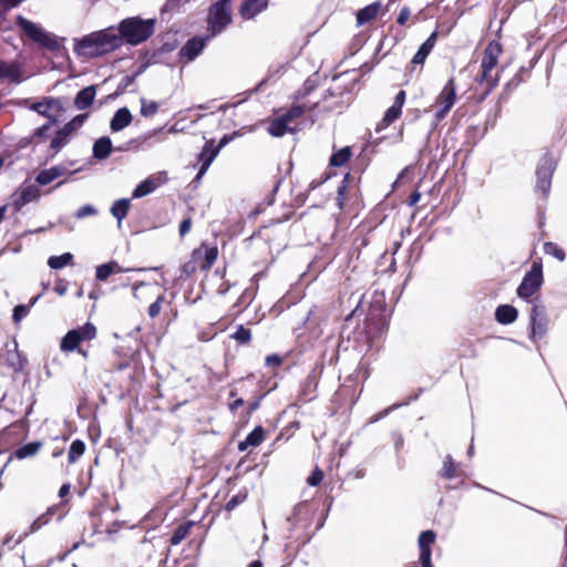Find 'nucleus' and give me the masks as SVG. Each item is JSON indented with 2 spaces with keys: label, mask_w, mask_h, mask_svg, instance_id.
<instances>
[{
  "label": "nucleus",
  "mask_w": 567,
  "mask_h": 567,
  "mask_svg": "<svg viewBox=\"0 0 567 567\" xmlns=\"http://www.w3.org/2000/svg\"><path fill=\"white\" fill-rule=\"evenodd\" d=\"M381 4L379 2L371 3L357 13V22L359 25L368 23L373 20L379 13Z\"/></svg>",
  "instance_id": "26"
},
{
  "label": "nucleus",
  "mask_w": 567,
  "mask_h": 567,
  "mask_svg": "<svg viewBox=\"0 0 567 567\" xmlns=\"http://www.w3.org/2000/svg\"><path fill=\"white\" fill-rule=\"evenodd\" d=\"M266 364L269 367H278L281 364V358L277 354H271L266 358Z\"/></svg>",
  "instance_id": "50"
},
{
  "label": "nucleus",
  "mask_w": 567,
  "mask_h": 567,
  "mask_svg": "<svg viewBox=\"0 0 567 567\" xmlns=\"http://www.w3.org/2000/svg\"><path fill=\"white\" fill-rule=\"evenodd\" d=\"M41 519H42V518H39L38 520L33 522V524H32V530H35V529L40 528V526H41L42 524H47V523H48V519H45V520H43V522H41Z\"/></svg>",
  "instance_id": "59"
},
{
  "label": "nucleus",
  "mask_w": 567,
  "mask_h": 567,
  "mask_svg": "<svg viewBox=\"0 0 567 567\" xmlns=\"http://www.w3.org/2000/svg\"><path fill=\"white\" fill-rule=\"evenodd\" d=\"M169 133H177L178 130L174 126H172L169 130H168Z\"/></svg>",
  "instance_id": "64"
},
{
  "label": "nucleus",
  "mask_w": 567,
  "mask_h": 567,
  "mask_svg": "<svg viewBox=\"0 0 567 567\" xmlns=\"http://www.w3.org/2000/svg\"><path fill=\"white\" fill-rule=\"evenodd\" d=\"M233 338L236 339L240 343H246L250 340L251 333L248 329L240 326V327H238L237 331L234 333Z\"/></svg>",
  "instance_id": "41"
},
{
  "label": "nucleus",
  "mask_w": 567,
  "mask_h": 567,
  "mask_svg": "<svg viewBox=\"0 0 567 567\" xmlns=\"http://www.w3.org/2000/svg\"><path fill=\"white\" fill-rule=\"evenodd\" d=\"M190 227H192L190 219L183 220L182 224L179 225V235L182 237H184L190 230Z\"/></svg>",
  "instance_id": "51"
},
{
  "label": "nucleus",
  "mask_w": 567,
  "mask_h": 567,
  "mask_svg": "<svg viewBox=\"0 0 567 567\" xmlns=\"http://www.w3.org/2000/svg\"><path fill=\"white\" fill-rule=\"evenodd\" d=\"M72 260H73V255L70 254V252H65L61 256H52L49 258L48 260V265L52 268V269H61L65 266H69L72 264Z\"/></svg>",
  "instance_id": "32"
},
{
  "label": "nucleus",
  "mask_w": 567,
  "mask_h": 567,
  "mask_svg": "<svg viewBox=\"0 0 567 567\" xmlns=\"http://www.w3.org/2000/svg\"><path fill=\"white\" fill-rule=\"evenodd\" d=\"M544 251L547 255H550V256L555 257L559 261H564L565 260V252H564V250L558 245H556L554 243H546L544 245Z\"/></svg>",
  "instance_id": "37"
},
{
  "label": "nucleus",
  "mask_w": 567,
  "mask_h": 567,
  "mask_svg": "<svg viewBox=\"0 0 567 567\" xmlns=\"http://www.w3.org/2000/svg\"><path fill=\"white\" fill-rule=\"evenodd\" d=\"M189 532V526L187 525H182L179 526L173 534L172 536V544L173 545H178L185 537L186 535L188 534Z\"/></svg>",
  "instance_id": "39"
},
{
  "label": "nucleus",
  "mask_w": 567,
  "mask_h": 567,
  "mask_svg": "<svg viewBox=\"0 0 567 567\" xmlns=\"http://www.w3.org/2000/svg\"><path fill=\"white\" fill-rule=\"evenodd\" d=\"M40 447H41V443H39V442L28 443L17 450L16 456L19 460H23V458L33 456L39 452Z\"/></svg>",
  "instance_id": "33"
},
{
  "label": "nucleus",
  "mask_w": 567,
  "mask_h": 567,
  "mask_svg": "<svg viewBox=\"0 0 567 567\" xmlns=\"http://www.w3.org/2000/svg\"><path fill=\"white\" fill-rule=\"evenodd\" d=\"M410 16H411V11L409 8L401 9L399 17H398V23L404 24L409 20Z\"/></svg>",
  "instance_id": "49"
},
{
  "label": "nucleus",
  "mask_w": 567,
  "mask_h": 567,
  "mask_svg": "<svg viewBox=\"0 0 567 567\" xmlns=\"http://www.w3.org/2000/svg\"><path fill=\"white\" fill-rule=\"evenodd\" d=\"M85 452V444L81 440H75L72 442L69 450V462H76Z\"/></svg>",
  "instance_id": "34"
},
{
  "label": "nucleus",
  "mask_w": 567,
  "mask_h": 567,
  "mask_svg": "<svg viewBox=\"0 0 567 567\" xmlns=\"http://www.w3.org/2000/svg\"><path fill=\"white\" fill-rule=\"evenodd\" d=\"M18 196L19 197L16 199V206L22 207L25 204L37 199L40 196V192L37 186L28 185L20 188Z\"/></svg>",
  "instance_id": "21"
},
{
  "label": "nucleus",
  "mask_w": 567,
  "mask_h": 567,
  "mask_svg": "<svg viewBox=\"0 0 567 567\" xmlns=\"http://www.w3.org/2000/svg\"><path fill=\"white\" fill-rule=\"evenodd\" d=\"M121 45V37L109 28L82 38L75 44V52L85 58H93L110 52Z\"/></svg>",
  "instance_id": "1"
},
{
  "label": "nucleus",
  "mask_w": 567,
  "mask_h": 567,
  "mask_svg": "<svg viewBox=\"0 0 567 567\" xmlns=\"http://www.w3.org/2000/svg\"><path fill=\"white\" fill-rule=\"evenodd\" d=\"M96 214V210L93 206L91 205H86V206H83L81 207L78 212H76V217L78 218H84L89 215H94Z\"/></svg>",
  "instance_id": "47"
},
{
  "label": "nucleus",
  "mask_w": 567,
  "mask_h": 567,
  "mask_svg": "<svg viewBox=\"0 0 567 567\" xmlns=\"http://www.w3.org/2000/svg\"><path fill=\"white\" fill-rule=\"evenodd\" d=\"M323 478V473L320 470H315L313 473L308 477L307 482L311 486L318 485Z\"/></svg>",
  "instance_id": "46"
},
{
  "label": "nucleus",
  "mask_w": 567,
  "mask_h": 567,
  "mask_svg": "<svg viewBox=\"0 0 567 567\" xmlns=\"http://www.w3.org/2000/svg\"><path fill=\"white\" fill-rule=\"evenodd\" d=\"M128 208V199H118L113 204L111 213L118 220V223H121L126 217Z\"/></svg>",
  "instance_id": "31"
},
{
  "label": "nucleus",
  "mask_w": 567,
  "mask_h": 567,
  "mask_svg": "<svg viewBox=\"0 0 567 567\" xmlns=\"http://www.w3.org/2000/svg\"><path fill=\"white\" fill-rule=\"evenodd\" d=\"M230 20L229 0H220L210 8L208 23L214 34L220 32Z\"/></svg>",
  "instance_id": "5"
},
{
  "label": "nucleus",
  "mask_w": 567,
  "mask_h": 567,
  "mask_svg": "<svg viewBox=\"0 0 567 567\" xmlns=\"http://www.w3.org/2000/svg\"><path fill=\"white\" fill-rule=\"evenodd\" d=\"M543 284L542 267L537 264L532 266V269L525 275L520 282L517 295L520 298H528L533 296Z\"/></svg>",
  "instance_id": "6"
},
{
  "label": "nucleus",
  "mask_w": 567,
  "mask_h": 567,
  "mask_svg": "<svg viewBox=\"0 0 567 567\" xmlns=\"http://www.w3.org/2000/svg\"><path fill=\"white\" fill-rule=\"evenodd\" d=\"M4 213H6V207H0V220L3 218L4 216Z\"/></svg>",
  "instance_id": "61"
},
{
  "label": "nucleus",
  "mask_w": 567,
  "mask_h": 567,
  "mask_svg": "<svg viewBox=\"0 0 567 567\" xmlns=\"http://www.w3.org/2000/svg\"><path fill=\"white\" fill-rule=\"evenodd\" d=\"M19 24L25 32V34L34 42L47 48H54L56 45V41L49 33H47L43 29L34 24L33 22L28 21L23 18H19Z\"/></svg>",
  "instance_id": "7"
},
{
  "label": "nucleus",
  "mask_w": 567,
  "mask_h": 567,
  "mask_svg": "<svg viewBox=\"0 0 567 567\" xmlns=\"http://www.w3.org/2000/svg\"><path fill=\"white\" fill-rule=\"evenodd\" d=\"M63 451L60 450V451H56L53 453V457H59L60 455H62Z\"/></svg>",
  "instance_id": "63"
},
{
  "label": "nucleus",
  "mask_w": 567,
  "mask_h": 567,
  "mask_svg": "<svg viewBox=\"0 0 567 567\" xmlns=\"http://www.w3.org/2000/svg\"><path fill=\"white\" fill-rule=\"evenodd\" d=\"M159 105L157 102L147 100L142 97L141 99V115L144 117H151L154 116L158 112Z\"/></svg>",
  "instance_id": "35"
},
{
  "label": "nucleus",
  "mask_w": 567,
  "mask_h": 567,
  "mask_svg": "<svg viewBox=\"0 0 567 567\" xmlns=\"http://www.w3.org/2000/svg\"><path fill=\"white\" fill-rule=\"evenodd\" d=\"M502 53V47L497 42H491L483 55L482 60V76L487 80L491 76V71L496 66L498 58Z\"/></svg>",
  "instance_id": "9"
},
{
  "label": "nucleus",
  "mask_w": 567,
  "mask_h": 567,
  "mask_svg": "<svg viewBox=\"0 0 567 567\" xmlns=\"http://www.w3.org/2000/svg\"><path fill=\"white\" fill-rule=\"evenodd\" d=\"M167 176L165 173H158L147 177L145 181L140 183L133 190V198H141L153 193L157 187L165 184Z\"/></svg>",
  "instance_id": "11"
},
{
  "label": "nucleus",
  "mask_w": 567,
  "mask_h": 567,
  "mask_svg": "<svg viewBox=\"0 0 567 567\" xmlns=\"http://www.w3.org/2000/svg\"><path fill=\"white\" fill-rule=\"evenodd\" d=\"M71 134L72 133L69 131V127L65 126L56 132L50 144V147L54 154H56L63 146L66 145Z\"/></svg>",
  "instance_id": "30"
},
{
  "label": "nucleus",
  "mask_w": 567,
  "mask_h": 567,
  "mask_svg": "<svg viewBox=\"0 0 567 567\" xmlns=\"http://www.w3.org/2000/svg\"><path fill=\"white\" fill-rule=\"evenodd\" d=\"M78 352H79L81 355H83L84 358H87V352H86V351L81 350V349H79V348H78Z\"/></svg>",
  "instance_id": "62"
},
{
  "label": "nucleus",
  "mask_w": 567,
  "mask_h": 567,
  "mask_svg": "<svg viewBox=\"0 0 567 567\" xmlns=\"http://www.w3.org/2000/svg\"><path fill=\"white\" fill-rule=\"evenodd\" d=\"M436 39H437V32L434 31L427 38V40L420 47V49L417 50V52L415 53V55L412 59V63H414V64H422L425 61V59L429 55V53L434 48V45L436 43Z\"/></svg>",
  "instance_id": "20"
},
{
  "label": "nucleus",
  "mask_w": 567,
  "mask_h": 567,
  "mask_svg": "<svg viewBox=\"0 0 567 567\" xmlns=\"http://www.w3.org/2000/svg\"><path fill=\"white\" fill-rule=\"evenodd\" d=\"M405 92L402 90L400 91L395 99H394V103L392 106H390L383 118H382V122H381V125L382 126H389L391 123H393L396 118H399V116L401 115L402 113V107L404 105V102H405Z\"/></svg>",
  "instance_id": "15"
},
{
  "label": "nucleus",
  "mask_w": 567,
  "mask_h": 567,
  "mask_svg": "<svg viewBox=\"0 0 567 567\" xmlns=\"http://www.w3.org/2000/svg\"><path fill=\"white\" fill-rule=\"evenodd\" d=\"M112 151V142L109 137L99 138L93 146L94 157L99 159L106 158Z\"/></svg>",
  "instance_id": "29"
},
{
  "label": "nucleus",
  "mask_w": 567,
  "mask_h": 567,
  "mask_svg": "<svg viewBox=\"0 0 567 567\" xmlns=\"http://www.w3.org/2000/svg\"><path fill=\"white\" fill-rule=\"evenodd\" d=\"M23 74L20 70V66L16 62H6L0 60V81L8 80L11 82H21L23 80Z\"/></svg>",
  "instance_id": "16"
},
{
  "label": "nucleus",
  "mask_w": 567,
  "mask_h": 567,
  "mask_svg": "<svg viewBox=\"0 0 567 567\" xmlns=\"http://www.w3.org/2000/svg\"><path fill=\"white\" fill-rule=\"evenodd\" d=\"M132 113L127 107L118 109L114 116L111 120L110 127L112 132H120L126 126H128L132 122Z\"/></svg>",
  "instance_id": "17"
},
{
  "label": "nucleus",
  "mask_w": 567,
  "mask_h": 567,
  "mask_svg": "<svg viewBox=\"0 0 567 567\" xmlns=\"http://www.w3.org/2000/svg\"><path fill=\"white\" fill-rule=\"evenodd\" d=\"M303 114L299 105L292 106L287 113L276 117L269 124L268 132L274 137H281L286 133H295L298 130L297 120Z\"/></svg>",
  "instance_id": "3"
},
{
  "label": "nucleus",
  "mask_w": 567,
  "mask_h": 567,
  "mask_svg": "<svg viewBox=\"0 0 567 567\" xmlns=\"http://www.w3.org/2000/svg\"><path fill=\"white\" fill-rule=\"evenodd\" d=\"M154 32V20L138 17L127 18L118 25V37L130 44H138L148 39Z\"/></svg>",
  "instance_id": "2"
},
{
  "label": "nucleus",
  "mask_w": 567,
  "mask_h": 567,
  "mask_svg": "<svg viewBox=\"0 0 567 567\" xmlns=\"http://www.w3.org/2000/svg\"><path fill=\"white\" fill-rule=\"evenodd\" d=\"M28 313V309L25 306H17L13 310V320L19 322L23 317Z\"/></svg>",
  "instance_id": "48"
},
{
  "label": "nucleus",
  "mask_w": 567,
  "mask_h": 567,
  "mask_svg": "<svg viewBox=\"0 0 567 567\" xmlns=\"http://www.w3.org/2000/svg\"><path fill=\"white\" fill-rule=\"evenodd\" d=\"M243 400L241 399H237L235 400L233 403H230L229 408L231 411H235L236 409H238L239 406L243 405Z\"/></svg>",
  "instance_id": "57"
},
{
  "label": "nucleus",
  "mask_w": 567,
  "mask_h": 567,
  "mask_svg": "<svg viewBox=\"0 0 567 567\" xmlns=\"http://www.w3.org/2000/svg\"><path fill=\"white\" fill-rule=\"evenodd\" d=\"M153 287L151 285L138 282L133 287V295L136 299H144L146 297L145 292L143 290H150Z\"/></svg>",
  "instance_id": "42"
},
{
  "label": "nucleus",
  "mask_w": 567,
  "mask_h": 567,
  "mask_svg": "<svg viewBox=\"0 0 567 567\" xmlns=\"http://www.w3.org/2000/svg\"><path fill=\"white\" fill-rule=\"evenodd\" d=\"M545 330H546L545 323H543L542 321H536L535 315H533L530 337L532 338L542 337L545 333Z\"/></svg>",
  "instance_id": "40"
},
{
  "label": "nucleus",
  "mask_w": 567,
  "mask_h": 567,
  "mask_svg": "<svg viewBox=\"0 0 567 567\" xmlns=\"http://www.w3.org/2000/svg\"><path fill=\"white\" fill-rule=\"evenodd\" d=\"M205 40L202 38H195L188 41L182 49V55L186 56L189 61L194 60L204 49Z\"/></svg>",
  "instance_id": "24"
},
{
  "label": "nucleus",
  "mask_w": 567,
  "mask_h": 567,
  "mask_svg": "<svg viewBox=\"0 0 567 567\" xmlns=\"http://www.w3.org/2000/svg\"><path fill=\"white\" fill-rule=\"evenodd\" d=\"M233 140V136L230 135H225L220 142H219V145L216 147V148H219V151L226 146L230 141Z\"/></svg>",
  "instance_id": "55"
},
{
  "label": "nucleus",
  "mask_w": 567,
  "mask_h": 567,
  "mask_svg": "<svg viewBox=\"0 0 567 567\" xmlns=\"http://www.w3.org/2000/svg\"><path fill=\"white\" fill-rule=\"evenodd\" d=\"M551 172L553 167L549 161H546L545 164L537 169V188L540 189L544 195H546L550 188Z\"/></svg>",
  "instance_id": "18"
},
{
  "label": "nucleus",
  "mask_w": 567,
  "mask_h": 567,
  "mask_svg": "<svg viewBox=\"0 0 567 567\" xmlns=\"http://www.w3.org/2000/svg\"><path fill=\"white\" fill-rule=\"evenodd\" d=\"M248 567H262L261 563L260 561H252L249 564Z\"/></svg>",
  "instance_id": "60"
},
{
  "label": "nucleus",
  "mask_w": 567,
  "mask_h": 567,
  "mask_svg": "<svg viewBox=\"0 0 567 567\" xmlns=\"http://www.w3.org/2000/svg\"><path fill=\"white\" fill-rule=\"evenodd\" d=\"M436 535L432 530H425L420 534L417 545L420 549V560L422 567H433L431 561V546L434 544Z\"/></svg>",
  "instance_id": "10"
},
{
  "label": "nucleus",
  "mask_w": 567,
  "mask_h": 567,
  "mask_svg": "<svg viewBox=\"0 0 567 567\" xmlns=\"http://www.w3.org/2000/svg\"><path fill=\"white\" fill-rule=\"evenodd\" d=\"M54 290L55 292L59 295V296H63L65 292H66V286L63 285V284H58L55 287H54Z\"/></svg>",
  "instance_id": "56"
},
{
  "label": "nucleus",
  "mask_w": 567,
  "mask_h": 567,
  "mask_svg": "<svg viewBox=\"0 0 567 567\" xmlns=\"http://www.w3.org/2000/svg\"><path fill=\"white\" fill-rule=\"evenodd\" d=\"M350 156H351L350 148L343 147L331 156L330 164L332 166H342L349 161Z\"/></svg>",
  "instance_id": "36"
},
{
  "label": "nucleus",
  "mask_w": 567,
  "mask_h": 567,
  "mask_svg": "<svg viewBox=\"0 0 567 567\" xmlns=\"http://www.w3.org/2000/svg\"><path fill=\"white\" fill-rule=\"evenodd\" d=\"M456 100V90L454 85L453 79H450L446 85L441 91L436 103L440 106V110L435 114V118L441 121L445 117L449 111L452 109Z\"/></svg>",
  "instance_id": "8"
},
{
  "label": "nucleus",
  "mask_w": 567,
  "mask_h": 567,
  "mask_svg": "<svg viewBox=\"0 0 567 567\" xmlns=\"http://www.w3.org/2000/svg\"><path fill=\"white\" fill-rule=\"evenodd\" d=\"M127 271V269L122 268L117 262L110 261L107 264L101 265L96 268V279L104 281L111 275L120 274Z\"/></svg>",
  "instance_id": "25"
},
{
  "label": "nucleus",
  "mask_w": 567,
  "mask_h": 567,
  "mask_svg": "<svg viewBox=\"0 0 567 567\" xmlns=\"http://www.w3.org/2000/svg\"><path fill=\"white\" fill-rule=\"evenodd\" d=\"M267 7V0H245L240 7V13L244 18L250 19Z\"/></svg>",
  "instance_id": "19"
},
{
  "label": "nucleus",
  "mask_w": 567,
  "mask_h": 567,
  "mask_svg": "<svg viewBox=\"0 0 567 567\" xmlns=\"http://www.w3.org/2000/svg\"><path fill=\"white\" fill-rule=\"evenodd\" d=\"M6 9L17 7L22 0H1Z\"/></svg>",
  "instance_id": "53"
},
{
  "label": "nucleus",
  "mask_w": 567,
  "mask_h": 567,
  "mask_svg": "<svg viewBox=\"0 0 567 567\" xmlns=\"http://www.w3.org/2000/svg\"><path fill=\"white\" fill-rule=\"evenodd\" d=\"M517 310L513 306H499L495 311L496 320L502 324H509L517 319Z\"/></svg>",
  "instance_id": "22"
},
{
  "label": "nucleus",
  "mask_w": 567,
  "mask_h": 567,
  "mask_svg": "<svg viewBox=\"0 0 567 567\" xmlns=\"http://www.w3.org/2000/svg\"><path fill=\"white\" fill-rule=\"evenodd\" d=\"M94 97H95L94 86H87L78 93L74 104L79 110H84L89 105H91Z\"/></svg>",
  "instance_id": "28"
},
{
  "label": "nucleus",
  "mask_w": 567,
  "mask_h": 567,
  "mask_svg": "<svg viewBox=\"0 0 567 567\" xmlns=\"http://www.w3.org/2000/svg\"><path fill=\"white\" fill-rule=\"evenodd\" d=\"M70 486L64 484L60 487L59 494L61 497L65 496L69 493Z\"/></svg>",
  "instance_id": "58"
},
{
  "label": "nucleus",
  "mask_w": 567,
  "mask_h": 567,
  "mask_svg": "<svg viewBox=\"0 0 567 567\" xmlns=\"http://www.w3.org/2000/svg\"><path fill=\"white\" fill-rule=\"evenodd\" d=\"M96 327L86 322L82 327L72 329L62 338L60 349L63 352H72L78 350L81 342L91 341L96 338Z\"/></svg>",
  "instance_id": "4"
},
{
  "label": "nucleus",
  "mask_w": 567,
  "mask_h": 567,
  "mask_svg": "<svg viewBox=\"0 0 567 567\" xmlns=\"http://www.w3.org/2000/svg\"><path fill=\"white\" fill-rule=\"evenodd\" d=\"M164 297L161 295L156 298V300L150 306L148 315L151 318H155L161 312V303L163 302Z\"/></svg>",
  "instance_id": "44"
},
{
  "label": "nucleus",
  "mask_w": 567,
  "mask_h": 567,
  "mask_svg": "<svg viewBox=\"0 0 567 567\" xmlns=\"http://www.w3.org/2000/svg\"><path fill=\"white\" fill-rule=\"evenodd\" d=\"M264 437H265V432H264L262 427L257 426L252 432H250L247 435V437L244 441L239 442L238 449H239V451H245L248 447L258 446L264 441Z\"/></svg>",
  "instance_id": "23"
},
{
  "label": "nucleus",
  "mask_w": 567,
  "mask_h": 567,
  "mask_svg": "<svg viewBox=\"0 0 567 567\" xmlns=\"http://www.w3.org/2000/svg\"><path fill=\"white\" fill-rule=\"evenodd\" d=\"M219 153V148L214 147V141H207L203 151L199 154V161L202 162V166L197 174V179H200L204 174L207 172L208 167L216 158Z\"/></svg>",
  "instance_id": "14"
},
{
  "label": "nucleus",
  "mask_w": 567,
  "mask_h": 567,
  "mask_svg": "<svg viewBox=\"0 0 567 567\" xmlns=\"http://www.w3.org/2000/svg\"><path fill=\"white\" fill-rule=\"evenodd\" d=\"M87 115L86 114H81V115H78L75 116L70 123L65 124L64 126L65 127H69V131L71 133H73L76 128H79L80 126H82V124L84 123V121L86 120Z\"/></svg>",
  "instance_id": "43"
},
{
  "label": "nucleus",
  "mask_w": 567,
  "mask_h": 567,
  "mask_svg": "<svg viewBox=\"0 0 567 567\" xmlns=\"http://www.w3.org/2000/svg\"><path fill=\"white\" fill-rule=\"evenodd\" d=\"M0 363L8 365L14 371L22 369L23 360L18 351V344L14 341L6 343L0 352Z\"/></svg>",
  "instance_id": "12"
},
{
  "label": "nucleus",
  "mask_w": 567,
  "mask_h": 567,
  "mask_svg": "<svg viewBox=\"0 0 567 567\" xmlns=\"http://www.w3.org/2000/svg\"><path fill=\"white\" fill-rule=\"evenodd\" d=\"M455 474V466L451 457H447L443 464V475L446 477H453Z\"/></svg>",
  "instance_id": "45"
},
{
  "label": "nucleus",
  "mask_w": 567,
  "mask_h": 567,
  "mask_svg": "<svg viewBox=\"0 0 567 567\" xmlns=\"http://www.w3.org/2000/svg\"><path fill=\"white\" fill-rule=\"evenodd\" d=\"M65 169L61 166L50 167L40 172L37 176V183L40 185H48L61 175H63Z\"/></svg>",
  "instance_id": "27"
},
{
  "label": "nucleus",
  "mask_w": 567,
  "mask_h": 567,
  "mask_svg": "<svg viewBox=\"0 0 567 567\" xmlns=\"http://www.w3.org/2000/svg\"><path fill=\"white\" fill-rule=\"evenodd\" d=\"M51 125L50 124H45L41 127H39L38 130H35L34 132V137L35 138H39V140H42L43 137H45L47 135V132L50 130Z\"/></svg>",
  "instance_id": "52"
},
{
  "label": "nucleus",
  "mask_w": 567,
  "mask_h": 567,
  "mask_svg": "<svg viewBox=\"0 0 567 567\" xmlns=\"http://www.w3.org/2000/svg\"><path fill=\"white\" fill-rule=\"evenodd\" d=\"M421 198V194L419 192H414L411 194L410 196V200H409V204L411 206L415 205Z\"/></svg>",
  "instance_id": "54"
},
{
  "label": "nucleus",
  "mask_w": 567,
  "mask_h": 567,
  "mask_svg": "<svg viewBox=\"0 0 567 567\" xmlns=\"http://www.w3.org/2000/svg\"><path fill=\"white\" fill-rule=\"evenodd\" d=\"M30 109L35 111L40 115H43L51 121H54L55 115L61 111V104L58 100L45 99L41 102L33 103L30 106Z\"/></svg>",
  "instance_id": "13"
},
{
  "label": "nucleus",
  "mask_w": 567,
  "mask_h": 567,
  "mask_svg": "<svg viewBox=\"0 0 567 567\" xmlns=\"http://www.w3.org/2000/svg\"><path fill=\"white\" fill-rule=\"evenodd\" d=\"M218 256V250L216 247H210L205 251V262L203 265V269L208 270L213 264L216 261Z\"/></svg>",
  "instance_id": "38"
}]
</instances>
